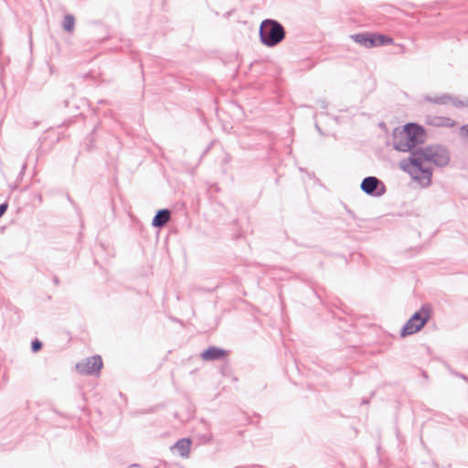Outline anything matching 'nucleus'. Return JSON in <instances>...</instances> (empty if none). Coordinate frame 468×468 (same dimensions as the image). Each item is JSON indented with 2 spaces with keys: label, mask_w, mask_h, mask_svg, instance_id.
Returning <instances> with one entry per match:
<instances>
[{
  "label": "nucleus",
  "mask_w": 468,
  "mask_h": 468,
  "mask_svg": "<svg viewBox=\"0 0 468 468\" xmlns=\"http://www.w3.org/2000/svg\"><path fill=\"white\" fill-rule=\"evenodd\" d=\"M170 219V211L167 209L160 210L153 219L154 227H163Z\"/></svg>",
  "instance_id": "10"
},
{
  "label": "nucleus",
  "mask_w": 468,
  "mask_h": 468,
  "mask_svg": "<svg viewBox=\"0 0 468 468\" xmlns=\"http://www.w3.org/2000/svg\"><path fill=\"white\" fill-rule=\"evenodd\" d=\"M285 37V31L281 24L275 20L265 19L260 27L261 41L268 46L273 47L279 44Z\"/></svg>",
  "instance_id": "3"
},
{
  "label": "nucleus",
  "mask_w": 468,
  "mask_h": 468,
  "mask_svg": "<svg viewBox=\"0 0 468 468\" xmlns=\"http://www.w3.org/2000/svg\"><path fill=\"white\" fill-rule=\"evenodd\" d=\"M461 133L463 136L468 137V124L462 127Z\"/></svg>",
  "instance_id": "15"
},
{
  "label": "nucleus",
  "mask_w": 468,
  "mask_h": 468,
  "mask_svg": "<svg viewBox=\"0 0 468 468\" xmlns=\"http://www.w3.org/2000/svg\"><path fill=\"white\" fill-rule=\"evenodd\" d=\"M62 26H63V28L68 31V32H71L73 31L74 29V26H75V18L73 16L71 15H67L65 17H64V20H63V23H62Z\"/></svg>",
  "instance_id": "12"
},
{
  "label": "nucleus",
  "mask_w": 468,
  "mask_h": 468,
  "mask_svg": "<svg viewBox=\"0 0 468 468\" xmlns=\"http://www.w3.org/2000/svg\"><path fill=\"white\" fill-rule=\"evenodd\" d=\"M227 356L228 351L216 346H211L201 354V357L205 361L223 359Z\"/></svg>",
  "instance_id": "7"
},
{
  "label": "nucleus",
  "mask_w": 468,
  "mask_h": 468,
  "mask_svg": "<svg viewBox=\"0 0 468 468\" xmlns=\"http://www.w3.org/2000/svg\"><path fill=\"white\" fill-rule=\"evenodd\" d=\"M431 314V308L429 305L422 306L406 323L401 330V336L404 337L419 332L430 319Z\"/></svg>",
  "instance_id": "4"
},
{
  "label": "nucleus",
  "mask_w": 468,
  "mask_h": 468,
  "mask_svg": "<svg viewBox=\"0 0 468 468\" xmlns=\"http://www.w3.org/2000/svg\"><path fill=\"white\" fill-rule=\"evenodd\" d=\"M378 184V180L376 177L369 176L362 181L361 188L364 192L371 194L375 191Z\"/></svg>",
  "instance_id": "11"
},
{
  "label": "nucleus",
  "mask_w": 468,
  "mask_h": 468,
  "mask_svg": "<svg viewBox=\"0 0 468 468\" xmlns=\"http://www.w3.org/2000/svg\"><path fill=\"white\" fill-rule=\"evenodd\" d=\"M41 347H42V344H41V342H40V341H38V340H34V341L32 342V350H33L34 352H37V351H39V350L41 349Z\"/></svg>",
  "instance_id": "14"
},
{
  "label": "nucleus",
  "mask_w": 468,
  "mask_h": 468,
  "mask_svg": "<svg viewBox=\"0 0 468 468\" xmlns=\"http://www.w3.org/2000/svg\"><path fill=\"white\" fill-rule=\"evenodd\" d=\"M448 162L449 156L444 149L430 146L414 151L409 159L400 163V167L420 186L425 187L431 181V165L444 166Z\"/></svg>",
  "instance_id": "1"
},
{
  "label": "nucleus",
  "mask_w": 468,
  "mask_h": 468,
  "mask_svg": "<svg viewBox=\"0 0 468 468\" xmlns=\"http://www.w3.org/2000/svg\"><path fill=\"white\" fill-rule=\"evenodd\" d=\"M102 359L100 356H93L77 364V370L85 375L97 374L102 367Z\"/></svg>",
  "instance_id": "6"
},
{
  "label": "nucleus",
  "mask_w": 468,
  "mask_h": 468,
  "mask_svg": "<svg viewBox=\"0 0 468 468\" xmlns=\"http://www.w3.org/2000/svg\"><path fill=\"white\" fill-rule=\"evenodd\" d=\"M394 136L396 149L406 152L422 141L424 131L417 124L409 123L403 129L397 131Z\"/></svg>",
  "instance_id": "2"
},
{
  "label": "nucleus",
  "mask_w": 468,
  "mask_h": 468,
  "mask_svg": "<svg viewBox=\"0 0 468 468\" xmlns=\"http://www.w3.org/2000/svg\"><path fill=\"white\" fill-rule=\"evenodd\" d=\"M442 103L451 104V105H452L454 107H457V108L468 107V100L461 101V100H458V99L448 98V100L442 101Z\"/></svg>",
  "instance_id": "13"
},
{
  "label": "nucleus",
  "mask_w": 468,
  "mask_h": 468,
  "mask_svg": "<svg viewBox=\"0 0 468 468\" xmlns=\"http://www.w3.org/2000/svg\"><path fill=\"white\" fill-rule=\"evenodd\" d=\"M7 204H2L0 205V218L5 214V212L7 209Z\"/></svg>",
  "instance_id": "16"
},
{
  "label": "nucleus",
  "mask_w": 468,
  "mask_h": 468,
  "mask_svg": "<svg viewBox=\"0 0 468 468\" xmlns=\"http://www.w3.org/2000/svg\"><path fill=\"white\" fill-rule=\"evenodd\" d=\"M428 123L434 127H452L455 125V122L453 120L441 116H430Z\"/></svg>",
  "instance_id": "9"
},
{
  "label": "nucleus",
  "mask_w": 468,
  "mask_h": 468,
  "mask_svg": "<svg viewBox=\"0 0 468 468\" xmlns=\"http://www.w3.org/2000/svg\"><path fill=\"white\" fill-rule=\"evenodd\" d=\"M351 38L357 44L370 48L373 47H378L383 45H389L393 43V39L388 36L382 34L373 33H359L352 35Z\"/></svg>",
  "instance_id": "5"
},
{
  "label": "nucleus",
  "mask_w": 468,
  "mask_h": 468,
  "mask_svg": "<svg viewBox=\"0 0 468 468\" xmlns=\"http://www.w3.org/2000/svg\"><path fill=\"white\" fill-rule=\"evenodd\" d=\"M172 449L181 457L187 458L190 454L191 441L189 439H181L172 447Z\"/></svg>",
  "instance_id": "8"
}]
</instances>
